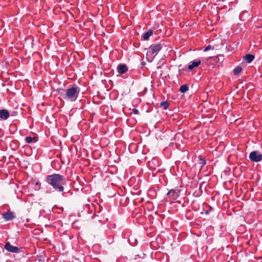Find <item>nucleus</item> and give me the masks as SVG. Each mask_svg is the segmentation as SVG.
<instances>
[{"mask_svg":"<svg viewBox=\"0 0 262 262\" xmlns=\"http://www.w3.org/2000/svg\"><path fill=\"white\" fill-rule=\"evenodd\" d=\"M224 56L221 55H217L215 57H209L206 59L205 62L206 64H209L212 61L215 62L216 64L221 63L224 60Z\"/></svg>","mask_w":262,"mask_h":262,"instance_id":"nucleus-4","label":"nucleus"},{"mask_svg":"<svg viewBox=\"0 0 262 262\" xmlns=\"http://www.w3.org/2000/svg\"><path fill=\"white\" fill-rule=\"evenodd\" d=\"M46 181L55 190L59 192L64 190L63 185L66 184V181L63 176L57 173L49 175L46 177Z\"/></svg>","mask_w":262,"mask_h":262,"instance_id":"nucleus-1","label":"nucleus"},{"mask_svg":"<svg viewBox=\"0 0 262 262\" xmlns=\"http://www.w3.org/2000/svg\"><path fill=\"white\" fill-rule=\"evenodd\" d=\"M5 248L8 251L12 253H18L19 249L17 247L13 246L10 244V243H6L5 245Z\"/></svg>","mask_w":262,"mask_h":262,"instance_id":"nucleus-6","label":"nucleus"},{"mask_svg":"<svg viewBox=\"0 0 262 262\" xmlns=\"http://www.w3.org/2000/svg\"><path fill=\"white\" fill-rule=\"evenodd\" d=\"M242 70V68L240 66H237L233 70V73L235 75H237Z\"/></svg>","mask_w":262,"mask_h":262,"instance_id":"nucleus-15","label":"nucleus"},{"mask_svg":"<svg viewBox=\"0 0 262 262\" xmlns=\"http://www.w3.org/2000/svg\"><path fill=\"white\" fill-rule=\"evenodd\" d=\"M3 216L6 221H10L14 218L13 213L12 212H6L3 214Z\"/></svg>","mask_w":262,"mask_h":262,"instance_id":"nucleus-11","label":"nucleus"},{"mask_svg":"<svg viewBox=\"0 0 262 262\" xmlns=\"http://www.w3.org/2000/svg\"><path fill=\"white\" fill-rule=\"evenodd\" d=\"M201 63L200 60H195L192 62H190V64L188 66V69L192 70L194 68L198 67Z\"/></svg>","mask_w":262,"mask_h":262,"instance_id":"nucleus-9","label":"nucleus"},{"mask_svg":"<svg viewBox=\"0 0 262 262\" xmlns=\"http://www.w3.org/2000/svg\"><path fill=\"white\" fill-rule=\"evenodd\" d=\"M133 112L135 114H137V115H138L139 114V111L137 109H136V108H133Z\"/></svg>","mask_w":262,"mask_h":262,"instance_id":"nucleus-20","label":"nucleus"},{"mask_svg":"<svg viewBox=\"0 0 262 262\" xmlns=\"http://www.w3.org/2000/svg\"><path fill=\"white\" fill-rule=\"evenodd\" d=\"M179 190L171 189L167 193L168 197L171 200H174L177 199L179 196Z\"/></svg>","mask_w":262,"mask_h":262,"instance_id":"nucleus-7","label":"nucleus"},{"mask_svg":"<svg viewBox=\"0 0 262 262\" xmlns=\"http://www.w3.org/2000/svg\"><path fill=\"white\" fill-rule=\"evenodd\" d=\"M162 47L163 45L162 43L151 45L149 48V50L146 53V59L147 61L151 62Z\"/></svg>","mask_w":262,"mask_h":262,"instance_id":"nucleus-3","label":"nucleus"},{"mask_svg":"<svg viewBox=\"0 0 262 262\" xmlns=\"http://www.w3.org/2000/svg\"><path fill=\"white\" fill-rule=\"evenodd\" d=\"M33 140L35 141V138H32L31 137H26L25 138V141L28 143L32 142Z\"/></svg>","mask_w":262,"mask_h":262,"instance_id":"nucleus-17","label":"nucleus"},{"mask_svg":"<svg viewBox=\"0 0 262 262\" xmlns=\"http://www.w3.org/2000/svg\"><path fill=\"white\" fill-rule=\"evenodd\" d=\"M9 112L6 109L0 110V118L3 120H6L9 117Z\"/></svg>","mask_w":262,"mask_h":262,"instance_id":"nucleus-8","label":"nucleus"},{"mask_svg":"<svg viewBox=\"0 0 262 262\" xmlns=\"http://www.w3.org/2000/svg\"><path fill=\"white\" fill-rule=\"evenodd\" d=\"M200 164L202 166H204V165H205L206 164V161L205 160L203 159H200Z\"/></svg>","mask_w":262,"mask_h":262,"instance_id":"nucleus-19","label":"nucleus"},{"mask_svg":"<svg viewBox=\"0 0 262 262\" xmlns=\"http://www.w3.org/2000/svg\"><path fill=\"white\" fill-rule=\"evenodd\" d=\"M35 185H40V184H39L38 182H36V183H35Z\"/></svg>","mask_w":262,"mask_h":262,"instance_id":"nucleus-22","label":"nucleus"},{"mask_svg":"<svg viewBox=\"0 0 262 262\" xmlns=\"http://www.w3.org/2000/svg\"><path fill=\"white\" fill-rule=\"evenodd\" d=\"M243 59L248 63H251L254 59V56L253 55L248 54L244 56Z\"/></svg>","mask_w":262,"mask_h":262,"instance_id":"nucleus-12","label":"nucleus"},{"mask_svg":"<svg viewBox=\"0 0 262 262\" xmlns=\"http://www.w3.org/2000/svg\"><path fill=\"white\" fill-rule=\"evenodd\" d=\"M127 70V68L125 64H119L117 67V71L119 74H124Z\"/></svg>","mask_w":262,"mask_h":262,"instance_id":"nucleus-10","label":"nucleus"},{"mask_svg":"<svg viewBox=\"0 0 262 262\" xmlns=\"http://www.w3.org/2000/svg\"><path fill=\"white\" fill-rule=\"evenodd\" d=\"M80 88L76 84H74L68 89L66 94L63 96V98L70 101H75L79 94Z\"/></svg>","mask_w":262,"mask_h":262,"instance_id":"nucleus-2","label":"nucleus"},{"mask_svg":"<svg viewBox=\"0 0 262 262\" xmlns=\"http://www.w3.org/2000/svg\"><path fill=\"white\" fill-rule=\"evenodd\" d=\"M169 103L167 101H162L160 103V106L163 107L164 109L166 110L169 106Z\"/></svg>","mask_w":262,"mask_h":262,"instance_id":"nucleus-16","label":"nucleus"},{"mask_svg":"<svg viewBox=\"0 0 262 262\" xmlns=\"http://www.w3.org/2000/svg\"><path fill=\"white\" fill-rule=\"evenodd\" d=\"M249 158L252 161L258 162L262 160V154L257 151H253L250 154Z\"/></svg>","mask_w":262,"mask_h":262,"instance_id":"nucleus-5","label":"nucleus"},{"mask_svg":"<svg viewBox=\"0 0 262 262\" xmlns=\"http://www.w3.org/2000/svg\"><path fill=\"white\" fill-rule=\"evenodd\" d=\"M153 33V31L151 30H149L147 32H145L142 38L144 40H147L149 38V36L151 35Z\"/></svg>","mask_w":262,"mask_h":262,"instance_id":"nucleus-13","label":"nucleus"},{"mask_svg":"<svg viewBox=\"0 0 262 262\" xmlns=\"http://www.w3.org/2000/svg\"><path fill=\"white\" fill-rule=\"evenodd\" d=\"M210 49H214V47L209 45L204 50V51L206 52Z\"/></svg>","mask_w":262,"mask_h":262,"instance_id":"nucleus-18","label":"nucleus"},{"mask_svg":"<svg viewBox=\"0 0 262 262\" xmlns=\"http://www.w3.org/2000/svg\"><path fill=\"white\" fill-rule=\"evenodd\" d=\"M209 213V211L207 210L205 211V214H208Z\"/></svg>","mask_w":262,"mask_h":262,"instance_id":"nucleus-21","label":"nucleus"},{"mask_svg":"<svg viewBox=\"0 0 262 262\" xmlns=\"http://www.w3.org/2000/svg\"><path fill=\"white\" fill-rule=\"evenodd\" d=\"M188 86L187 84H184L181 86L180 91L181 93H185L188 90Z\"/></svg>","mask_w":262,"mask_h":262,"instance_id":"nucleus-14","label":"nucleus"}]
</instances>
